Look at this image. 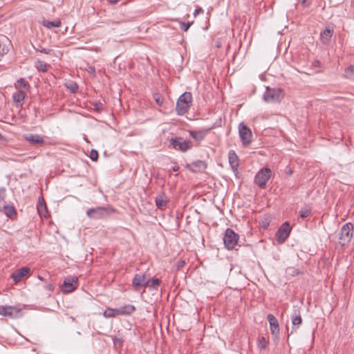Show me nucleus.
Here are the masks:
<instances>
[{"label": "nucleus", "instance_id": "obj_47", "mask_svg": "<svg viewBox=\"0 0 354 354\" xmlns=\"http://www.w3.org/2000/svg\"><path fill=\"white\" fill-rule=\"evenodd\" d=\"M38 279H39V280H41V281H43V280H44L43 277H41V276H39V275L38 276Z\"/></svg>", "mask_w": 354, "mask_h": 354}, {"label": "nucleus", "instance_id": "obj_15", "mask_svg": "<svg viewBox=\"0 0 354 354\" xmlns=\"http://www.w3.org/2000/svg\"><path fill=\"white\" fill-rule=\"evenodd\" d=\"M30 272L28 267H22L11 274V278L17 283L21 281L24 278L27 277Z\"/></svg>", "mask_w": 354, "mask_h": 354}, {"label": "nucleus", "instance_id": "obj_27", "mask_svg": "<svg viewBox=\"0 0 354 354\" xmlns=\"http://www.w3.org/2000/svg\"><path fill=\"white\" fill-rule=\"evenodd\" d=\"M15 87L24 88L25 91H28L30 86L28 83L24 78H19L15 84Z\"/></svg>", "mask_w": 354, "mask_h": 354}, {"label": "nucleus", "instance_id": "obj_38", "mask_svg": "<svg viewBox=\"0 0 354 354\" xmlns=\"http://www.w3.org/2000/svg\"><path fill=\"white\" fill-rule=\"evenodd\" d=\"M267 346V342L266 341V339L264 337H261V339L259 340V346L262 348H265Z\"/></svg>", "mask_w": 354, "mask_h": 354}, {"label": "nucleus", "instance_id": "obj_48", "mask_svg": "<svg viewBox=\"0 0 354 354\" xmlns=\"http://www.w3.org/2000/svg\"><path fill=\"white\" fill-rule=\"evenodd\" d=\"M301 3L304 4L307 0H300Z\"/></svg>", "mask_w": 354, "mask_h": 354}, {"label": "nucleus", "instance_id": "obj_29", "mask_svg": "<svg viewBox=\"0 0 354 354\" xmlns=\"http://www.w3.org/2000/svg\"><path fill=\"white\" fill-rule=\"evenodd\" d=\"M35 66L39 71L42 72L47 71V64L44 61L37 60Z\"/></svg>", "mask_w": 354, "mask_h": 354}, {"label": "nucleus", "instance_id": "obj_4", "mask_svg": "<svg viewBox=\"0 0 354 354\" xmlns=\"http://www.w3.org/2000/svg\"><path fill=\"white\" fill-rule=\"evenodd\" d=\"M283 98V91L281 88L266 87L263 99L268 103L279 102Z\"/></svg>", "mask_w": 354, "mask_h": 354}, {"label": "nucleus", "instance_id": "obj_26", "mask_svg": "<svg viewBox=\"0 0 354 354\" xmlns=\"http://www.w3.org/2000/svg\"><path fill=\"white\" fill-rule=\"evenodd\" d=\"M291 319H292V324L295 326H297L298 327L302 322V319H301L299 312L297 313L295 311V313L293 315H292Z\"/></svg>", "mask_w": 354, "mask_h": 354}, {"label": "nucleus", "instance_id": "obj_19", "mask_svg": "<svg viewBox=\"0 0 354 354\" xmlns=\"http://www.w3.org/2000/svg\"><path fill=\"white\" fill-rule=\"evenodd\" d=\"M25 97V92L22 90H19L12 95V99L14 102H15L16 104H19L20 106H22Z\"/></svg>", "mask_w": 354, "mask_h": 354}, {"label": "nucleus", "instance_id": "obj_42", "mask_svg": "<svg viewBox=\"0 0 354 354\" xmlns=\"http://www.w3.org/2000/svg\"><path fill=\"white\" fill-rule=\"evenodd\" d=\"M203 12V9L199 8L195 10L194 15L196 16V15H198V13Z\"/></svg>", "mask_w": 354, "mask_h": 354}, {"label": "nucleus", "instance_id": "obj_31", "mask_svg": "<svg viewBox=\"0 0 354 354\" xmlns=\"http://www.w3.org/2000/svg\"><path fill=\"white\" fill-rule=\"evenodd\" d=\"M160 284V280L158 278H153L151 279V283L149 285L150 288L153 289H158V286Z\"/></svg>", "mask_w": 354, "mask_h": 354}, {"label": "nucleus", "instance_id": "obj_44", "mask_svg": "<svg viewBox=\"0 0 354 354\" xmlns=\"http://www.w3.org/2000/svg\"><path fill=\"white\" fill-rule=\"evenodd\" d=\"M95 68L94 67H89V73H95Z\"/></svg>", "mask_w": 354, "mask_h": 354}, {"label": "nucleus", "instance_id": "obj_33", "mask_svg": "<svg viewBox=\"0 0 354 354\" xmlns=\"http://www.w3.org/2000/svg\"><path fill=\"white\" fill-rule=\"evenodd\" d=\"M89 157L93 161H96L98 158V152L95 149H91Z\"/></svg>", "mask_w": 354, "mask_h": 354}, {"label": "nucleus", "instance_id": "obj_14", "mask_svg": "<svg viewBox=\"0 0 354 354\" xmlns=\"http://www.w3.org/2000/svg\"><path fill=\"white\" fill-rule=\"evenodd\" d=\"M267 319L270 324L271 334L275 339L279 338V326L277 319L272 314L267 316Z\"/></svg>", "mask_w": 354, "mask_h": 354}, {"label": "nucleus", "instance_id": "obj_11", "mask_svg": "<svg viewBox=\"0 0 354 354\" xmlns=\"http://www.w3.org/2000/svg\"><path fill=\"white\" fill-rule=\"evenodd\" d=\"M239 133L243 146H248L252 141L251 130L243 123L239 125Z\"/></svg>", "mask_w": 354, "mask_h": 354}, {"label": "nucleus", "instance_id": "obj_35", "mask_svg": "<svg viewBox=\"0 0 354 354\" xmlns=\"http://www.w3.org/2000/svg\"><path fill=\"white\" fill-rule=\"evenodd\" d=\"M191 23L188 22V23H185V22H181L180 24V29L183 31H187L188 29L189 28L190 26H191Z\"/></svg>", "mask_w": 354, "mask_h": 354}, {"label": "nucleus", "instance_id": "obj_24", "mask_svg": "<svg viewBox=\"0 0 354 354\" xmlns=\"http://www.w3.org/2000/svg\"><path fill=\"white\" fill-rule=\"evenodd\" d=\"M333 34V30L330 28L325 29L322 33H321V37L323 41V42H327L328 41L330 38L332 37Z\"/></svg>", "mask_w": 354, "mask_h": 354}, {"label": "nucleus", "instance_id": "obj_18", "mask_svg": "<svg viewBox=\"0 0 354 354\" xmlns=\"http://www.w3.org/2000/svg\"><path fill=\"white\" fill-rule=\"evenodd\" d=\"M228 160L232 170L234 171H237L239 167V157L234 150L229 151Z\"/></svg>", "mask_w": 354, "mask_h": 354}, {"label": "nucleus", "instance_id": "obj_39", "mask_svg": "<svg viewBox=\"0 0 354 354\" xmlns=\"http://www.w3.org/2000/svg\"><path fill=\"white\" fill-rule=\"evenodd\" d=\"M37 50H39V52H41L42 53H45V54H50V53L52 51V50H50V49H47V48H44L37 49Z\"/></svg>", "mask_w": 354, "mask_h": 354}, {"label": "nucleus", "instance_id": "obj_28", "mask_svg": "<svg viewBox=\"0 0 354 354\" xmlns=\"http://www.w3.org/2000/svg\"><path fill=\"white\" fill-rule=\"evenodd\" d=\"M353 75H354V67L352 65H350L345 69L344 76V77H346L347 79H351L353 77Z\"/></svg>", "mask_w": 354, "mask_h": 354}, {"label": "nucleus", "instance_id": "obj_2", "mask_svg": "<svg viewBox=\"0 0 354 354\" xmlns=\"http://www.w3.org/2000/svg\"><path fill=\"white\" fill-rule=\"evenodd\" d=\"M135 310V306L131 304L125 305L115 309L108 308L104 311L103 315L106 318L115 317L118 315H130L134 312Z\"/></svg>", "mask_w": 354, "mask_h": 354}, {"label": "nucleus", "instance_id": "obj_37", "mask_svg": "<svg viewBox=\"0 0 354 354\" xmlns=\"http://www.w3.org/2000/svg\"><path fill=\"white\" fill-rule=\"evenodd\" d=\"M55 286L52 283H48L44 286V289L49 291L53 292L54 290Z\"/></svg>", "mask_w": 354, "mask_h": 354}, {"label": "nucleus", "instance_id": "obj_34", "mask_svg": "<svg viewBox=\"0 0 354 354\" xmlns=\"http://www.w3.org/2000/svg\"><path fill=\"white\" fill-rule=\"evenodd\" d=\"M153 97L157 104L161 106L163 102L162 97L160 94H155Z\"/></svg>", "mask_w": 354, "mask_h": 354}, {"label": "nucleus", "instance_id": "obj_6", "mask_svg": "<svg viewBox=\"0 0 354 354\" xmlns=\"http://www.w3.org/2000/svg\"><path fill=\"white\" fill-rule=\"evenodd\" d=\"M239 236L235 233L234 231L230 228L225 230L223 236V242L225 248L227 250H232L237 245Z\"/></svg>", "mask_w": 354, "mask_h": 354}, {"label": "nucleus", "instance_id": "obj_13", "mask_svg": "<svg viewBox=\"0 0 354 354\" xmlns=\"http://www.w3.org/2000/svg\"><path fill=\"white\" fill-rule=\"evenodd\" d=\"M149 282L145 274H136L132 280V286L135 290H140V289L146 287Z\"/></svg>", "mask_w": 354, "mask_h": 354}, {"label": "nucleus", "instance_id": "obj_46", "mask_svg": "<svg viewBox=\"0 0 354 354\" xmlns=\"http://www.w3.org/2000/svg\"><path fill=\"white\" fill-rule=\"evenodd\" d=\"M269 225L268 223H262V226L264 227V228H266L268 227V225Z\"/></svg>", "mask_w": 354, "mask_h": 354}, {"label": "nucleus", "instance_id": "obj_21", "mask_svg": "<svg viewBox=\"0 0 354 354\" xmlns=\"http://www.w3.org/2000/svg\"><path fill=\"white\" fill-rule=\"evenodd\" d=\"M37 208V212L41 216H46L47 208L43 198H39V202Z\"/></svg>", "mask_w": 354, "mask_h": 354}, {"label": "nucleus", "instance_id": "obj_30", "mask_svg": "<svg viewBox=\"0 0 354 354\" xmlns=\"http://www.w3.org/2000/svg\"><path fill=\"white\" fill-rule=\"evenodd\" d=\"M6 196V189L4 187L0 188V211H2V205L5 204Z\"/></svg>", "mask_w": 354, "mask_h": 354}, {"label": "nucleus", "instance_id": "obj_41", "mask_svg": "<svg viewBox=\"0 0 354 354\" xmlns=\"http://www.w3.org/2000/svg\"><path fill=\"white\" fill-rule=\"evenodd\" d=\"M185 264V261H178L177 264H176V266H177V268L178 269H180Z\"/></svg>", "mask_w": 354, "mask_h": 354}, {"label": "nucleus", "instance_id": "obj_40", "mask_svg": "<svg viewBox=\"0 0 354 354\" xmlns=\"http://www.w3.org/2000/svg\"><path fill=\"white\" fill-rule=\"evenodd\" d=\"M94 106L96 110L100 111L102 109L103 104L101 102H95Z\"/></svg>", "mask_w": 354, "mask_h": 354}, {"label": "nucleus", "instance_id": "obj_7", "mask_svg": "<svg viewBox=\"0 0 354 354\" xmlns=\"http://www.w3.org/2000/svg\"><path fill=\"white\" fill-rule=\"evenodd\" d=\"M0 315L15 319L21 316V308L18 306H0Z\"/></svg>", "mask_w": 354, "mask_h": 354}, {"label": "nucleus", "instance_id": "obj_23", "mask_svg": "<svg viewBox=\"0 0 354 354\" xmlns=\"http://www.w3.org/2000/svg\"><path fill=\"white\" fill-rule=\"evenodd\" d=\"M155 202L158 208H163L167 206L168 201L164 195H160L156 198Z\"/></svg>", "mask_w": 354, "mask_h": 354}, {"label": "nucleus", "instance_id": "obj_22", "mask_svg": "<svg viewBox=\"0 0 354 354\" xmlns=\"http://www.w3.org/2000/svg\"><path fill=\"white\" fill-rule=\"evenodd\" d=\"M42 24L44 27H46L48 29H51L53 28H59L62 25L61 21L59 19L53 21L44 19L42 21Z\"/></svg>", "mask_w": 354, "mask_h": 354}, {"label": "nucleus", "instance_id": "obj_1", "mask_svg": "<svg viewBox=\"0 0 354 354\" xmlns=\"http://www.w3.org/2000/svg\"><path fill=\"white\" fill-rule=\"evenodd\" d=\"M192 95L190 92H185L177 100L176 112L178 115H183L191 107Z\"/></svg>", "mask_w": 354, "mask_h": 354}, {"label": "nucleus", "instance_id": "obj_17", "mask_svg": "<svg viewBox=\"0 0 354 354\" xmlns=\"http://www.w3.org/2000/svg\"><path fill=\"white\" fill-rule=\"evenodd\" d=\"M191 170L193 172H203L207 167V164L203 160H196L193 162L191 165Z\"/></svg>", "mask_w": 354, "mask_h": 354}, {"label": "nucleus", "instance_id": "obj_25", "mask_svg": "<svg viewBox=\"0 0 354 354\" xmlns=\"http://www.w3.org/2000/svg\"><path fill=\"white\" fill-rule=\"evenodd\" d=\"M2 211H3L8 216H11L14 214H16L14 206L10 205L4 204L2 205Z\"/></svg>", "mask_w": 354, "mask_h": 354}, {"label": "nucleus", "instance_id": "obj_3", "mask_svg": "<svg viewBox=\"0 0 354 354\" xmlns=\"http://www.w3.org/2000/svg\"><path fill=\"white\" fill-rule=\"evenodd\" d=\"M114 209L111 207H97L95 208H90L86 211V215L93 219H100L104 218L113 212H114Z\"/></svg>", "mask_w": 354, "mask_h": 354}, {"label": "nucleus", "instance_id": "obj_5", "mask_svg": "<svg viewBox=\"0 0 354 354\" xmlns=\"http://www.w3.org/2000/svg\"><path fill=\"white\" fill-rule=\"evenodd\" d=\"M353 225L351 223L344 224L339 232V243L342 246L348 245L353 236Z\"/></svg>", "mask_w": 354, "mask_h": 354}, {"label": "nucleus", "instance_id": "obj_43", "mask_svg": "<svg viewBox=\"0 0 354 354\" xmlns=\"http://www.w3.org/2000/svg\"><path fill=\"white\" fill-rule=\"evenodd\" d=\"M172 170H173L174 171H178L179 170V167H178V166H176H176H174V167H172Z\"/></svg>", "mask_w": 354, "mask_h": 354}, {"label": "nucleus", "instance_id": "obj_45", "mask_svg": "<svg viewBox=\"0 0 354 354\" xmlns=\"http://www.w3.org/2000/svg\"><path fill=\"white\" fill-rule=\"evenodd\" d=\"M119 0H109L110 3L112 4H115L118 2Z\"/></svg>", "mask_w": 354, "mask_h": 354}, {"label": "nucleus", "instance_id": "obj_10", "mask_svg": "<svg viewBox=\"0 0 354 354\" xmlns=\"http://www.w3.org/2000/svg\"><path fill=\"white\" fill-rule=\"evenodd\" d=\"M169 145L174 149L185 152L192 147L191 141H186L182 138H172L169 140Z\"/></svg>", "mask_w": 354, "mask_h": 354}, {"label": "nucleus", "instance_id": "obj_36", "mask_svg": "<svg viewBox=\"0 0 354 354\" xmlns=\"http://www.w3.org/2000/svg\"><path fill=\"white\" fill-rule=\"evenodd\" d=\"M67 88L73 93H75L78 89V86L75 83H71L70 85L67 86Z\"/></svg>", "mask_w": 354, "mask_h": 354}, {"label": "nucleus", "instance_id": "obj_9", "mask_svg": "<svg viewBox=\"0 0 354 354\" xmlns=\"http://www.w3.org/2000/svg\"><path fill=\"white\" fill-rule=\"evenodd\" d=\"M78 286V278L76 276H68L63 282L61 290L64 294L73 292Z\"/></svg>", "mask_w": 354, "mask_h": 354}, {"label": "nucleus", "instance_id": "obj_12", "mask_svg": "<svg viewBox=\"0 0 354 354\" xmlns=\"http://www.w3.org/2000/svg\"><path fill=\"white\" fill-rule=\"evenodd\" d=\"M291 227L288 222L283 223L277 231L275 236L278 243H283L289 236Z\"/></svg>", "mask_w": 354, "mask_h": 354}, {"label": "nucleus", "instance_id": "obj_20", "mask_svg": "<svg viewBox=\"0 0 354 354\" xmlns=\"http://www.w3.org/2000/svg\"><path fill=\"white\" fill-rule=\"evenodd\" d=\"M209 130H203L199 131H191L189 134L195 140L201 141L204 139Z\"/></svg>", "mask_w": 354, "mask_h": 354}, {"label": "nucleus", "instance_id": "obj_8", "mask_svg": "<svg viewBox=\"0 0 354 354\" xmlns=\"http://www.w3.org/2000/svg\"><path fill=\"white\" fill-rule=\"evenodd\" d=\"M272 171L270 169L264 167L261 169L255 176L254 182L260 187L264 188L268 180L271 176Z\"/></svg>", "mask_w": 354, "mask_h": 354}, {"label": "nucleus", "instance_id": "obj_32", "mask_svg": "<svg viewBox=\"0 0 354 354\" xmlns=\"http://www.w3.org/2000/svg\"><path fill=\"white\" fill-rule=\"evenodd\" d=\"M310 214V210L306 208L301 209L299 211V216L301 218H306Z\"/></svg>", "mask_w": 354, "mask_h": 354}, {"label": "nucleus", "instance_id": "obj_16", "mask_svg": "<svg viewBox=\"0 0 354 354\" xmlns=\"http://www.w3.org/2000/svg\"><path fill=\"white\" fill-rule=\"evenodd\" d=\"M24 139L31 145H42L44 142V138L37 134L28 133L24 136Z\"/></svg>", "mask_w": 354, "mask_h": 354}]
</instances>
